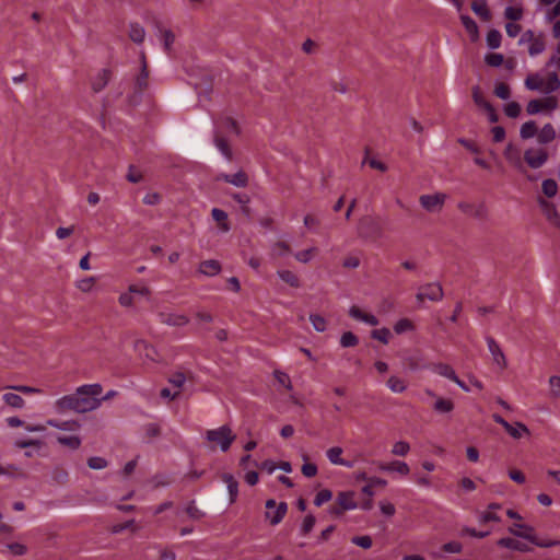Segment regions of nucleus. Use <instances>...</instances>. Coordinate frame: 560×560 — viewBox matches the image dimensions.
Masks as SVG:
<instances>
[{"label": "nucleus", "instance_id": "1", "mask_svg": "<svg viewBox=\"0 0 560 560\" xmlns=\"http://www.w3.org/2000/svg\"><path fill=\"white\" fill-rule=\"evenodd\" d=\"M102 390V386L97 383L79 386L73 394L65 395L55 401V411L57 413L66 411L85 413L96 410L102 405V399H100Z\"/></svg>", "mask_w": 560, "mask_h": 560}, {"label": "nucleus", "instance_id": "2", "mask_svg": "<svg viewBox=\"0 0 560 560\" xmlns=\"http://www.w3.org/2000/svg\"><path fill=\"white\" fill-rule=\"evenodd\" d=\"M525 84L529 90L549 94L560 86V80L557 72H534L526 78Z\"/></svg>", "mask_w": 560, "mask_h": 560}, {"label": "nucleus", "instance_id": "3", "mask_svg": "<svg viewBox=\"0 0 560 560\" xmlns=\"http://www.w3.org/2000/svg\"><path fill=\"white\" fill-rule=\"evenodd\" d=\"M235 434L229 425H221L217 429L207 430L205 439L211 444L210 448H220L226 452L235 440Z\"/></svg>", "mask_w": 560, "mask_h": 560}, {"label": "nucleus", "instance_id": "4", "mask_svg": "<svg viewBox=\"0 0 560 560\" xmlns=\"http://www.w3.org/2000/svg\"><path fill=\"white\" fill-rule=\"evenodd\" d=\"M357 233L359 237L371 242H375L384 236L381 220L372 215H364L359 220Z\"/></svg>", "mask_w": 560, "mask_h": 560}, {"label": "nucleus", "instance_id": "5", "mask_svg": "<svg viewBox=\"0 0 560 560\" xmlns=\"http://www.w3.org/2000/svg\"><path fill=\"white\" fill-rule=\"evenodd\" d=\"M443 288L439 282L427 283L419 287L416 294V299L419 303H422L424 300L439 302L443 299Z\"/></svg>", "mask_w": 560, "mask_h": 560}, {"label": "nucleus", "instance_id": "6", "mask_svg": "<svg viewBox=\"0 0 560 560\" xmlns=\"http://www.w3.org/2000/svg\"><path fill=\"white\" fill-rule=\"evenodd\" d=\"M520 44L527 47L530 56H537L545 49V39L542 35H537L529 30L522 34Z\"/></svg>", "mask_w": 560, "mask_h": 560}, {"label": "nucleus", "instance_id": "7", "mask_svg": "<svg viewBox=\"0 0 560 560\" xmlns=\"http://www.w3.org/2000/svg\"><path fill=\"white\" fill-rule=\"evenodd\" d=\"M155 34L165 54L171 56L174 51L175 33L171 28H166L160 21L154 23Z\"/></svg>", "mask_w": 560, "mask_h": 560}, {"label": "nucleus", "instance_id": "8", "mask_svg": "<svg viewBox=\"0 0 560 560\" xmlns=\"http://www.w3.org/2000/svg\"><path fill=\"white\" fill-rule=\"evenodd\" d=\"M446 200L445 194L422 195L419 198L420 205L428 212H440Z\"/></svg>", "mask_w": 560, "mask_h": 560}, {"label": "nucleus", "instance_id": "9", "mask_svg": "<svg viewBox=\"0 0 560 560\" xmlns=\"http://www.w3.org/2000/svg\"><path fill=\"white\" fill-rule=\"evenodd\" d=\"M133 350L141 359L148 362H155L159 360V354L155 348L143 339H138L135 341Z\"/></svg>", "mask_w": 560, "mask_h": 560}, {"label": "nucleus", "instance_id": "10", "mask_svg": "<svg viewBox=\"0 0 560 560\" xmlns=\"http://www.w3.org/2000/svg\"><path fill=\"white\" fill-rule=\"evenodd\" d=\"M509 533L516 537L523 538L540 548H549V547H553V546H560V540L539 539V538H537V536L535 534L520 533V532L515 530L513 527H509Z\"/></svg>", "mask_w": 560, "mask_h": 560}, {"label": "nucleus", "instance_id": "11", "mask_svg": "<svg viewBox=\"0 0 560 560\" xmlns=\"http://www.w3.org/2000/svg\"><path fill=\"white\" fill-rule=\"evenodd\" d=\"M524 160L532 168H539L547 162L548 154L544 149H528L524 153Z\"/></svg>", "mask_w": 560, "mask_h": 560}, {"label": "nucleus", "instance_id": "12", "mask_svg": "<svg viewBox=\"0 0 560 560\" xmlns=\"http://www.w3.org/2000/svg\"><path fill=\"white\" fill-rule=\"evenodd\" d=\"M538 203L547 220L555 226H560V214L555 205L547 199L539 197Z\"/></svg>", "mask_w": 560, "mask_h": 560}, {"label": "nucleus", "instance_id": "13", "mask_svg": "<svg viewBox=\"0 0 560 560\" xmlns=\"http://www.w3.org/2000/svg\"><path fill=\"white\" fill-rule=\"evenodd\" d=\"M159 319L165 325L175 327H182L189 323V318L185 314L179 313L161 312L159 313Z\"/></svg>", "mask_w": 560, "mask_h": 560}, {"label": "nucleus", "instance_id": "14", "mask_svg": "<svg viewBox=\"0 0 560 560\" xmlns=\"http://www.w3.org/2000/svg\"><path fill=\"white\" fill-rule=\"evenodd\" d=\"M486 341L493 362L501 369H504L506 366V359L499 343L492 337H487Z\"/></svg>", "mask_w": 560, "mask_h": 560}, {"label": "nucleus", "instance_id": "15", "mask_svg": "<svg viewBox=\"0 0 560 560\" xmlns=\"http://www.w3.org/2000/svg\"><path fill=\"white\" fill-rule=\"evenodd\" d=\"M337 502L341 506V511L335 509L331 511V513L340 514L342 511L354 510L358 508V504L354 500V492L352 491L340 492L337 497Z\"/></svg>", "mask_w": 560, "mask_h": 560}, {"label": "nucleus", "instance_id": "16", "mask_svg": "<svg viewBox=\"0 0 560 560\" xmlns=\"http://www.w3.org/2000/svg\"><path fill=\"white\" fill-rule=\"evenodd\" d=\"M218 180H223L235 187H246L248 184V176L244 171H238L235 174H220Z\"/></svg>", "mask_w": 560, "mask_h": 560}, {"label": "nucleus", "instance_id": "17", "mask_svg": "<svg viewBox=\"0 0 560 560\" xmlns=\"http://www.w3.org/2000/svg\"><path fill=\"white\" fill-rule=\"evenodd\" d=\"M378 469L386 472L395 471L401 476H407L410 471L408 464L401 460H393L387 464L381 463Z\"/></svg>", "mask_w": 560, "mask_h": 560}, {"label": "nucleus", "instance_id": "18", "mask_svg": "<svg viewBox=\"0 0 560 560\" xmlns=\"http://www.w3.org/2000/svg\"><path fill=\"white\" fill-rule=\"evenodd\" d=\"M506 161L517 170H523V159L520 150L512 143H509L504 150Z\"/></svg>", "mask_w": 560, "mask_h": 560}, {"label": "nucleus", "instance_id": "19", "mask_svg": "<svg viewBox=\"0 0 560 560\" xmlns=\"http://www.w3.org/2000/svg\"><path fill=\"white\" fill-rule=\"evenodd\" d=\"M349 315L360 322H363L370 326H377L378 325V318L374 316L373 314H366L362 312L358 306L353 305L349 308Z\"/></svg>", "mask_w": 560, "mask_h": 560}, {"label": "nucleus", "instance_id": "20", "mask_svg": "<svg viewBox=\"0 0 560 560\" xmlns=\"http://www.w3.org/2000/svg\"><path fill=\"white\" fill-rule=\"evenodd\" d=\"M497 544L500 547H504V548L521 551V552H529L532 550L527 544L522 542L516 539H513V538H510V537L500 538Z\"/></svg>", "mask_w": 560, "mask_h": 560}, {"label": "nucleus", "instance_id": "21", "mask_svg": "<svg viewBox=\"0 0 560 560\" xmlns=\"http://www.w3.org/2000/svg\"><path fill=\"white\" fill-rule=\"evenodd\" d=\"M287 511V503L280 502L276 509L266 512V518L270 521L271 525H277L283 520Z\"/></svg>", "mask_w": 560, "mask_h": 560}, {"label": "nucleus", "instance_id": "22", "mask_svg": "<svg viewBox=\"0 0 560 560\" xmlns=\"http://www.w3.org/2000/svg\"><path fill=\"white\" fill-rule=\"evenodd\" d=\"M128 36L135 44H141L145 38V30L138 22H131L128 26Z\"/></svg>", "mask_w": 560, "mask_h": 560}, {"label": "nucleus", "instance_id": "23", "mask_svg": "<svg viewBox=\"0 0 560 560\" xmlns=\"http://www.w3.org/2000/svg\"><path fill=\"white\" fill-rule=\"evenodd\" d=\"M220 271L221 265L218 260L214 259L205 260L199 265V272L208 277H213Z\"/></svg>", "mask_w": 560, "mask_h": 560}, {"label": "nucleus", "instance_id": "24", "mask_svg": "<svg viewBox=\"0 0 560 560\" xmlns=\"http://www.w3.org/2000/svg\"><path fill=\"white\" fill-rule=\"evenodd\" d=\"M545 108L555 109L556 108V102L553 101H539V100H533L527 104L526 110L529 115H535L539 112H541Z\"/></svg>", "mask_w": 560, "mask_h": 560}, {"label": "nucleus", "instance_id": "25", "mask_svg": "<svg viewBox=\"0 0 560 560\" xmlns=\"http://www.w3.org/2000/svg\"><path fill=\"white\" fill-rule=\"evenodd\" d=\"M556 138V130L551 124H546L538 132L537 140L540 144H548Z\"/></svg>", "mask_w": 560, "mask_h": 560}, {"label": "nucleus", "instance_id": "26", "mask_svg": "<svg viewBox=\"0 0 560 560\" xmlns=\"http://www.w3.org/2000/svg\"><path fill=\"white\" fill-rule=\"evenodd\" d=\"M46 423H47V425L52 427L58 430H61V431H74L81 427V424L75 420L58 421V420L49 419V420H47Z\"/></svg>", "mask_w": 560, "mask_h": 560}, {"label": "nucleus", "instance_id": "27", "mask_svg": "<svg viewBox=\"0 0 560 560\" xmlns=\"http://www.w3.org/2000/svg\"><path fill=\"white\" fill-rule=\"evenodd\" d=\"M222 480L226 485L229 494H230V502H235L237 495H238V482L235 480V478L231 474H224L222 476Z\"/></svg>", "mask_w": 560, "mask_h": 560}, {"label": "nucleus", "instance_id": "28", "mask_svg": "<svg viewBox=\"0 0 560 560\" xmlns=\"http://www.w3.org/2000/svg\"><path fill=\"white\" fill-rule=\"evenodd\" d=\"M504 429L513 439H521L524 435H529L528 428L522 422H515L514 424L509 423V427H505Z\"/></svg>", "mask_w": 560, "mask_h": 560}, {"label": "nucleus", "instance_id": "29", "mask_svg": "<svg viewBox=\"0 0 560 560\" xmlns=\"http://www.w3.org/2000/svg\"><path fill=\"white\" fill-rule=\"evenodd\" d=\"M432 371L443 377L451 380V381H457V375H456L455 371L448 364H445V363L433 364Z\"/></svg>", "mask_w": 560, "mask_h": 560}, {"label": "nucleus", "instance_id": "30", "mask_svg": "<svg viewBox=\"0 0 560 560\" xmlns=\"http://www.w3.org/2000/svg\"><path fill=\"white\" fill-rule=\"evenodd\" d=\"M277 276L292 288H299L301 285L299 277L288 269H280L277 271Z\"/></svg>", "mask_w": 560, "mask_h": 560}, {"label": "nucleus", "instance_id": "31", "mask_svg": "<svg viewBox=\"0 0 560 560\" xmlns=\"http://www.w3.org/2000/svg\"><path fill=\"white\" fill-rule=\"evenodd\" d=\"M433 409L439 413H450L454 409V402L451 399L438 397Z\"/></svg>", "mask_w": 560, "mask_h": 560}, {"label": "nucleus", "instance_id": "32", "mask_svg": "<svg viewBox=\"0 0 560 560\" xmlns=\"http://www.w3.org/2000/svg\"><path fill=\"white\" fill-rule=\"evenodd\" d=\"M537 126L534 120H528L524 122L520 129V136L522 139H530L537 136Z\"/></svg>", "mask_w": 560, "mask_h": 560}, {"label": "nucleus", "instance_id": "33", "mask_svg": "<svg viewBox=\"0 0 560 560\" xmlns=\"http://www.w3.org/2000/svg\"><path fill=\"white\" fill-rule=\"evenodd\" d=\"M2 399L8 406L12 408L21 409L24 407V399L18 394L5 393L2 396Z\"/></svg>", "mask_w": 560, "mask_h": 560}, {"label": "nucleus", "instance_id": "34", "mask_svg": "<svg viewBox=\"0 0 560 560\" xmlns=\"http://www.w3.org/2000/svg\"><path fill=\"white\" fill-rule=\"evenodd\" d=\"M212 218L220 223L223 232H228L230 226L228 224V213L219 208H213L211 211Z\"/></svg>", "mask_w": 560, "mask_h": 560}, {"label": "nucleus", "instance_id": "35", "mask_svg": "<svg viewBox=\"0 0 560 560\" xmlns=\"http://www.w3.org/2000/svg\"><path fill=\"white\" fill-rule=\"evenodd\" d=\"M343 450L340 446H332L326 451V457L332 465H340L343 458L341 457Z\"/></svg>", "mask_w": 560, "mask_h": 560}, {"label": "nucleus", "instance_id": "36", "mask_svg": "<svg viewBox=\"0 0 560 560\" xmlns=\"http://www.w3.org/2000/svg\"><path fill=\"white\" fill-rule=\"evenodd\" d=\"M214 145L226 160L230 161L232 159V150L224 138L215 136Z\"/></svg>", "mask_w": 560, "mask_h": 560}, {"label": "nucleus", "instance_id": "37", "mask_svg": "<svg viewBox=\"0 0 560 560\" xmlns=\"http://www.w3.org/2000/svg\"><path fill=\"white\" fill-rule=\"evenodd\" d=\"M57 442L61 445L72 448V450H78L81 445V439L77 435H71V436L59 435L57 438Z\"/></svg>", "mask_w": 560, "mask_h": 560}, {"label": "nucleus", "instance_id": "38", "mask_svg": "<svg viewBox=\"0 0 560 560\" xmlns=\"http://www.w3.org/2000/svg\"><path fill=\"white\" fill-rule=\"evenodd\" d=\"M460 21L467 31V33L470 35L471 38H476L478 35V26L477 23L468 15H462Z\"/></svg>", "mask_w": 560, "mask_h": 560}, {"label": "nucleus", "instance_id": "39", "mask_svg": "<svg viewBox=\"0 0 560 560\" xmlns=\"http://www.w3.org/2000/svg\"><path fill=\"white\" fill-rule=\"evenodd\" d=\"M477 518L479 524H486L489 522H501V517L495 512H492L489 509L479 512Z\"/></svg>", "mask_w": 560, "mask_h": 560}, {"label": "nucleus", "instance_id": "40", "mask_svg": "<svg viewBox=\"0 0 560 560\" xmlns=\"http://www.w3.org/2000/svg\"><path fill=\"white\" fill-rule=\"evenodd\" d=\"M387 387L393 392V393H402L406 390L407 386H406V383L397 377V376H390L387 381Z\"/></svg>", "mask_w": 560, "mask_h": 560}, {"label": "nucleus", "instance_id": "41", "mask_svg": "<svg viewBox=\"0 0 560 560\" xmlns=\"http://www.w3.org/2000/svg\"><path fill=\"white\" fill-rule=\"evenodd\" d=\"M415 329V325L408 318H401L397 320L394 325V330L396 334L400 335L407 331H412Z\"/></svg>", "mask_w": 560, "mask_h": 560}, {"label": "nucleus", "instance_id": "42", "mask_svg": "<svg viewBox=\"0 0 560 560\" xmlns=\"http://www.w3.org/2000/svg\"><path fill=\"white\" fill-rule=\"evenodd\" d=\"M359 343V338L351 331H346L340 337V346L342 348L355 347Z\"/></svg>", "mask_w": 560, "mask_h": 560}, {"label": "nucleus", "instance_id": "43", "mask_svg": "<svg viewBox=\"0 0 560 560\" xmlns=\"http://www.w3.org/2000/svg\"><path fill=\"white\" fill-rule=\"evenodd\" d=\"M472 98L477 106L482 109H490L491 104L483 97L479 86L472 88Z\"/></svg>", "mask_w": 560, "mask_h": 560}, {"label": "nucleus", "instance_id": "44", "mask_svg": "<svg viewBox=\"0 0 560 560\" xmlns=\"http://www.w3.org/2000/svg\"><path fill=\"white\" fill-rule=\"evenodd\" d=\"M371 336L373 339H376V340L381 341L382 343L387 345L389 342L392 334L388 328L383 327V328L373 330L371 332Z\"/></svg>", "mask_w": 560, "mask_h": 560}, {"label": "nucleus", "instance_id": "45", "mask_svg": "<svg viewBox=\"0 0 560 560\" xmlns=\"http://www.w3.org/2000/svg\"><path fill=\"white\" fill-rule=\"evenodd\" d=\"M501 33L497 30H491L487 34V44L490 48L495 49L501 45Z\"/></svg>", "mask_w": 560, "mask_h": 560}, {"label": "nucleus", "instance_id": "46", "mask_svg": "<svg viewBox=\"0 0 560 560\" xmlns=\"http://www.w3.org/2000/svg\"><path fill=\"white\" fill-rule=\"evenodd\" d=\"M541 189L547 197L551 198L557 195L558 185L553 179H545L541 184Z\"/></svg>", "mask_w": 560, "mask_h": 560}, {"label": "nucleus", "instance_id": "47", "mask_svg": "<svg viewBox=\"0 0 560 560\" xmlns=\"http://www.w3.org/2000/svg\"><path fill=\"white\" fill-rule=\"evenodd\" d=\"M310 320L312 323L313 328L316 331L323 332L327 329V322L323 316L312 314V315H310Z\"/></svg>", "mask_w": 560, "mask_h": 560}, {"label": "nucleus", "instance_id": "48", "mask_svg": "<svg viewBox=\"0 0 560 560\" xmlns=\"http://www.w3.org/2000/svg\"><path fill=\"white\" fill-rule=\"evenodd\" d=\"M316 252V248L315 247H311V248H307V249H304V250H300L298 253L294 254V258L302 262V264H307L312 260L313 258V254Z\"/></svg>", "mask_w": 560, "mask_h": 560}, {"label": "nucleus", "instance_id": "49", "mask_svg": "<svg viewBox=\"0 0 560 560\" xmlns=\"http://www.w3.org/2000/svg\"><path fill=\"white\" fill-rule=\"evenodd\" d=\"M410 451L409 443L405 441H398L393 445L392 454L396 456H406Z\"/></svg>", "mask_w": 560, "mask_h": 560}, {"label": "nucleus", "instance_id": "50", "mask_svg": "<svg viewBox=\"0 0 560 560\" xmlns=\"http://www.w3.org/2000/svg\"><path fill=\"white\" fill-rule=\"evenodd\" d=\"M186 513L191 520L195 521H198L205 516V513L197 508L195 501L188 503L186 506Z\"/></svg>", "mask_w": 560, "mask_h": 560}, {"label": "nucleus", "instance_id": "51", "mask_svg": "<svg viewBox=\"0 0 560 560\" xmlns=\"http://www.w3.org/2000/svg\"><path fill=\"white\" fill-rule=\"evenodd\" d=\"M523 10L518 7H508L504 11V16L512 22L521 20Z\"/></svg>", "mask_w": 560, "mask_h": 560}, {"label": "nucleus", "instance_id": "52", "mask_svg": "<svg viewBox=\"0 0 560 560\" xmlns=\"http://www.w3.org/2000/svg\"><path fill=\"white\" fill-rule=\"evenodd\" d=\"M332 498V492L328 489H323L317 492L314 499V504L316 506H320L324 503L328 502Z\"/></svg>", "mask_w": 560, "mask_h": 560}, {"label": "nucleus", "instance_id": "53", "mask_svg": "<svg viewBox=\"0 0 560 560\" xmlns=\"http://www.w3.org/2000/svg\"><path fill=\"white\" fill-rule=\"evenodd\" d=\"M232 198L242 206V210L244 213L248 214V203L250 201V198L247 194H232Z\"/></svg>", "mask_w": 560, "mask_h": 560}, {"label": "nucleus", "instance_id": "54", "mask_svg": "<svg viewBox=\"0 0 560 560\" xmlns=\"http://www.w3.org/2000/svg\"><path fill=\"white\" fill-rule=\"evenodd\" d=\"M494 94L501 100L510 98L511 91L508 84L500 82L495 84Z\"/></svg>", "mask_w": 560, "mask_h": 560}, {"label": "nucleus", "instance_id": "55", "mask_svg": "<svg viewBox=\"0 0 560 560\" xmlns=\"http://www.w3.org/2000/svg\"><path fill=\"white\" fill-rule=\"evenodd\" d=\"M504 113L510 118H516L521 114V106L516 102H510L505 105Z\"/></svg>", "mask_w": 560, "mask_h": 560}, {"label": "nucleus", "instance_id": "56", "mask_svg": "<svg viewBox=\"0 0 560 560\" xmlns=\"http://www.w3.org/2000/svg\"><path fill=\"white\" fill-rule=\"evenodd\" d=\"M550 395L560 398V376L553 375L549 378Z\"/></svg>", "mask_w": 560, "mask_h": 560}, {"label": "nucleus", "instance_id": "57", "mask_svg": "<svg viewBox=\"0 0 560 560\" xmlns=\"http://www.w3.org/2000/svg\"><path fill=\"white\" fill-rule=\"evenodd\" d=\"M88 465L91 469L100 470L107 466V462L103 457L93 456L89 458Z\"/></svg>", "mask_w": 560, "mask_h": 560}, {"label": "nucleus", "instance_id": "58", "mask_svg": "<svg viewBox=\"0 0 560 560\" xmlns=\"http://www.w3.org/2000/svg\"><path fill=\"white\" fill-rule=\"evenodd\" d=\"M315 523H316V520H315L314 515H312V514L306 515L301 525L302 534L303 535L308 534L314 528Z\"/></svg>", "mask_w": 560, "mask_h": 560}, {"label": "nucleus", "instance_id": "59", "mask_svg": "<svg viewBox=\"0 0 560 560\" xmlns=\"http://www.w3.org/2000/svg\"><path fill=\"white\" fill-rule=\"evenodd\" d=\"M351 542L363 548V549H369L372 546V539L368 535L355 536L351 539Z\"/></svg>", "mask_w": 560, "mask_h": 560}, {"label": "nucleus", "instance_id": "60", "mask_svg": "<svg viewBox=\"0 0 560 560\" xmlns=\"http://www.w3.org/2000/svg\"><path fill=\"white\" fill-rule=\"evenodd\" d=\"M222 126L223 128H225L228 131L230 132H233L235 135H240V128L237 126V122L231 118V117H224L222 119Z\"/></svg>", "mask_w": 560, "mask_h": 560}, {"label": "nucleus", "instance_id": "61", "mask_svg": "<svg viewBox=\"0 0 560 560\" xmlns=\"http://www.w3.org/2000/svg\"><path fill=\"white\" fill-rule=\"evenodd\" d=\"M471 10L477 14L479 15L480 18L485 19V20H488L490 14H489V11L488 9L486 8L485 4H480L476 1H474L471 3Z\"/></svg>", "mask_w": 560, "mask_h": 560}, {"label": "nucleus", "instance_id": "62", "mask_svg": "<svg viewBox=\"0 0 560 560\" xmlns=\"http://www.w3.org/2000/svg\"><path fill=\"white\" fill-rule=\"evenodd\" d=\"M302 474L307 477V478H312V477H315L317 475V466L313 463H307L305 462L302 466Z\"/></svg>", "mask_w": 560, "mask_h": 560}, {"label": "nucleus", "instance_id": "63", "mask_svg": "<svg viewBox=\"0 0 560 560\" xmlns=\"http://www.w3.org/2000/svg\"><path fill=\"white\" fill-rule=\"evenodd\" d=\"M168 382L175 387L180 388L186 382V376L182 372H176L168 378Z\"/></svg>", "mask_w": 560, "mask_h": 560}, {"label": "nucleus", "instance_id": "64", "mask_svg": "<svg viewBox=\"0 0 560 560\" xmlns=\"http://www.w3.org/2000/svg\"><path fill=\"white\" fill-rule=\"evenodd\" d=\"M275 377L277 378V381L283 385L287 389H291L292 388V385H291V381H290V377L287 373L284 372H281V371H276L275 372Z\"/></svg>", "mask_w": 560, "mask_h": 560}]
</instances>
